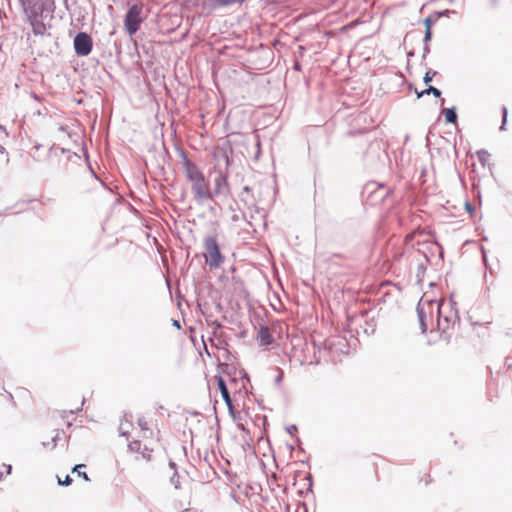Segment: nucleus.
I'll list each match as a JSON object with an SVG mask.
<instances>
[{
    "instance_id": "4468645a",
    "label": "nucleus",
    "mask_w": 512,
    "mask_h": 512,
    "mask_svg": "<svg viewBox=\"0 0 512 512\" xmlns=\"http://www.w3.org/2000/svg\"><path fill=\"white\" fill-rule=\"evenodd\" d=\"M250 193H251V188L249 186H244L242 189V193L240 195V199L248 207H256V200L253 196H249Z\"/></svg>"
},
{
    "instance_id": "9b49d317",
    "label": "nucleus",
    "mask_w": 512,
    "mask_h": 512,
    "mask_svg": "<svg viewBox=\"0 0 512 512\" xmlns=\"http://www.w3.org/2000/svg\"><path fill=\"white\" fill-rule=\"evenodd\" d=\"M217 385H218V389L220 390L222 399L228 406L229 410L232 411L233 410L232 399L230 397L229 390H228L227 385H226L224 379L222 378V376H218Z\"/></svg>"
},
{
    "instance_id": "3c124183",
    "label": "nucleus",
    "mask_w": 512,
    "mask_h": 512,
    "mask_svg": "<svg viewBox=\"0 0 512 512\" xmlns=\"http://www.w3.org/2000/svg\"><path fill=\"white\" fill-rule=\"evenodd\" d=\"M3 474L0 472V478H2Z\"/></svg>"
},
{
    "instance_id": "6ab92c4d",
    "label": "nucleus",
    "mask_w": 512,
    "mask_h": 512,
    "mask_svg": "<svg viewBox=\"0 0 512 512\" xmlns=\"http://www.w3.org/2000/svg\"><path fill=\"white\" fill-rule=\"evenodd\" d=\"M423 235V232L422 231H414V232H411L409 234H407L405 236V243L407 245H411L412 247L414 246V244L412 243V241L417 237V236H422Z\"/></svg>"
},
{
    "instance_id": "a19ab883",
    "label": "nucleus",
    "mask_w": 512,
    "mask_h": 512,
    "mask_svg": "<svg viewBox=\"0 0 512 512\" xmlns=\"http://www.w3.org/2000/svg\"><path fill=\"white\" fill-rule=\"evenodd\" d=\"M169 466H170V468H171L172 470H174V472L176 471V463H175V462L170 461V462H169Z\"/></svg>"
},
{
    "instance_id": "79ce46f5",
    "label": "nucleus",
    "mask_w": 512,
    "mask_h": 512,
    "mask_svg": "<svg viewBox=\"0 0 512 512\" xmlns=\"http://www.w3.org/2000/svg\"><path fill=\"white\" fill-rule=\"evenodd\" d=\"M239 219H240V217H239V215H237V214H234V215L231 217V220H232L233 222H237V221H239Z\"/></svg>"
},
{
    "instance_id": "6e6552de",
    "label": "nucleus",
    "mask_w": 512,
    "mask_h": 512,
    "mask_svg": "<svg viewBox=\"0 0 512 512\" xmlns=\"http://www.w3.org/2000/svg\"><path fill=\"white\" fill-rule=\"evenodd\" d=\"M181 156L183 158V168L186 174V177L189 182H191V185L195 182H199L202 180L205 176L203 172L199 169V167L190 161V159L187 157V155L181 151Z\"/></svg>"
},
{
    "instance_id": "5701e85b",
    "label": "nucleus",
    "mask_w": 512,
    "mask_h": 512,
    "mask_svg": "<svg viewBox=\"0 0 512 512\" xmlns=\"http://www.w3.org/2000/svg\"><path fill=\"white\" fill-rule=\"evenodd\" d=\"M507 118H508V110L505 106L502 107V123H501V126H500V130L501 131H504L505 130V125L507 123Z\"/></svg>"
},
{
    "instance_id": "49530a36",
    "label": "nucleus",
    "mask_w": 512,
    "mask_h": 512,
    "mask_svg": "<svg viewBox=\"0 0 512 512\" xmlns=\"http://www.w3.org/2000/svg\"><path fill=\"white\" fill-rule=\"evenodd\" d=\"M451 11L449 9H446L445 11L443 12H440L439 15H444V14H447V13H450Z\"/></svg>"
},
{
    "instance_id": "7ed1b4c3",
    "label": "nucleus",
    "mask_w": 512,
    "mask_h": 512,
    "mask_svg": "<svg viewBox=\"0 0 512 512\" xmlns=\"http://www.w3.org/2000/svg\"><path fill=\"white\" fill-rule=\"evenodd\" d=\"M142 5L134 4L132 5L124 19V27L129 35H134L140 28L142 18Z\"/></svg>"
},
{
    "instance_id": "4c0bfd02",
    "label": "nucleus",
    "mask_w": 512,
    "mask_h": 512,
    "mask_svg": "<svg viewBox=\"0 0 512 512\" xmlns=\"http://www.w3.org/2000/svg\"><path fill=\"white\" fill-rule=\"evenodd\" d=\"M423 256L425 258L426 263H431V258L427 252H423Z\"/></svg>"
},
{
    "instance_id": "2f4dec72",
    "label": "nucleus",
    "mask_w": 512,
    "mask_h": 512,
    "mask_svg": "<svg viewBox=\"0 0 512 512\" xmlns=\"http://www.w3.org/2000/svg\"><path fill=\"white\" fill-rule=\"evenodd\" d=\"M283 376H284V373L281 369H279V374L278 376L275 378V384H280V382L282 381L283 379Z\"/></svg>"
},
{
    "instance_id": "8fccbe9b",
    "label": "nucleus",
    "mask_w": 512,
    "mask_h": 512,
    "mask_svg": "<svg viewBox=\"0 0 512 512\" xmlns=\"http://www.w3.org/2000/svg\"><path fill=\"white\" fill-rule=\"evenodd\" d=\"M297 443H300V439L298 436H294Z\"/></svg>"
},
{
    "instance_id": "f03ea898",
    "label": "nucleus",
    "mask_w": 512,
    "mask_h": 512,
    "mask_svg": "<svg viewBox=\"0 0 512 512\" xmlns=\"http://www.w3.org/2000/svg\"><path fill=\"white\" fill-rule=\"evenodd\" d=\"M204 258L210 268H219L224 260L221 253L220 246L217 242L216 236H207L204 238Z\"/></svg>"
},
{
    "instance_id": "412c9836",
    "label": "nucleus",
    "mask_w": 512,
    "mask_h": 512,
    "mask_svg": "<svg viewBox=\"0 0 512 512\" xmlns=\"http://www.w3.org/2000/svg\"><path fill=\"white\" fill-rule=\"evenodd\" d=\"M128 448L131 452L140 453L142 449V443L139 440H134L128 444Z\"/></svg>"
},
{
    "instance_id": "c85d7f7f",
    "label": "nucleus",
    "mask_w": 512,
    "mask_h": 512,
    "mask_svg": "<svg viewBox=\"0 0 512 512\" xmlns=\"http://www.w3.org/2000/svg\"><path fill=\"white\" fill-rule=\"evenodd\" d=\"M429 53H430V46L428 43H424L422 60H425Z\"/></svg>"
},
{
    "instance_id": "f257e3e1",
    "label": "nucleus",
    "mask_w": 512,
    "mask_h": 512,
    "mask_svg": "<svg viewBox=\"0 0 512 512\" xmlns=\"http://www.w3.org/2000/svg\"><path fill=\"white\" fill-rule=\"evenodd\" d=\"M430 307L433 309V314H436V326L441 332V337L449 341L451 335L448 331L460 321L456 302L452 299L447 301L430 300Z\"/></svg>"
},
{
    "instance_id": "7c9ffc66",
    "label": "nucleus",
    "mask_w": 512,
    "mask_h": 512,
    "mask_svg": "<svg viewBox=\"0 0 512 512\" xmlns=\"http://www.w3.org/2000/svg\"><path fill=\"white\" fill-rule=\"evenodd\" d=\"M432 249H438L439 250V257L440 258L443 257V250H442V247L439 244H437V243L432 244L430 250H432Z\"/></svg>"
},
{
    "instance_id": "4be33fe9",
    "label": "nucleus",
    "mask_w": 512,
    "mask_h": 512,
    "mask_svg": "<svg viewBox=\"0 0 512 512\" xmlns=\"http://www.w3.org/2000/svg\"><path fill=\"white\" fill-rule=\"evenodd\" d=\"M437 74V71H427L423 77V82L428 85L432 80L433 78L436 76Z\"/></svg>"
},
{
    "instance_id": "0eeeda50",
    "label": "nucleus",
    "mask_w": 512,
    "mask_h": 512,
    "mask_svg": "<svg viewBox=\"0 0 512 512\" xmlns=\"http://www.w3.org/2000/svg\"><path fill=\"white\" fill-rule=\"evenodd\" d=\"M93 47L92 38L86 32H79L74 38V49L78 56H87Z\"/></svg>"
},
{
    "instance_id": "39448f33",
    "label": "nucleus",
    "mask_w": 512,
    "mask_h": 512,
    "mask_svg": "<svg viewBox=\"0 0 512 512\" xmlns=\"http://www.w3.org/2000/svg\"><path fill=\"white\" fill-rule=\"evenodd\" d=\"M191 190L194 195V199L197 204L201 205L206 200H211L213 198L212 190L210 189L209 184L205 181V177L199 182H195L191 185Z\"/></svg>"
},
{
    "instance_id": "ea45409f",
    "label": "nucleus",
    "mask_w": 512,
    "mask_h": 512,
    "mask_svg": "<svg viewBox=\"0 0 512 512\" xmlns=\"http://www.w3.org/2000/svg\"><path fill=\"white\" fill-rule=\"evenodd\" d=\"M294 69H295L296 71H300V70H301V65H300V63H299V62H295V63H294Z\"/></svg>"
},
{
    "instance_id": "9d476101",
    "label": "nucleus",
    "mask_w": 512,
    "mask_h": 512,
    "mask_svg": "<svg viewBox=\"0 0 512 512\" xmlns=\"http://www.w3.org/2000/svg\"><path fill=\"white\" fill-rule=\"evenodd\" d=\"M213 197L220 195H227L229 193V185L226 174L222 171L217 172L214 179V190L212 191Z\"/></svg>"
},
{
    "instance_id": "b1692460",
    "label": "nucleus",
    "mask_w": 512,
    "mask_h": 512,
    "mask_svg": "<svg viewBox=\"0 0 512 512\" xmlns=\"http://www.w3.org/2000/svg\"><path fill=\"white\" fill-rule=\"evenodd\" d=\"M170 483L175 487V489L180 488V482H179V475L177 471L173 473V475L170 478Z\"/></svg>"
},
{
    "instance_id": "a18cd8bd",
    "label": "nucleus",
    "mask_w": 512,
    "mask_h": 512,
    "mask_svg": "<svg viewBox=\"0 0 512 512\" xmlns=\"http://www.w3.org/2000/svg\"><path fill=\"white\" fill-rule=\"evenodd\" d=\"M173 326H176V327L180 328L179 321L178 320H174L173 321Z\"/></svg>"
},
{
    "instance_id": "c03bdc74",
    "label": "nucleus",
    "mask_w": 512,
    "mask_h": 512,
    "mask_svg": "<svg viewBox=\"0 0 512 512\" xmlns=\"http://www.w3.org/2000/svg\"><path fill=\"white\" fill-rule=\"evenodd\" d=\"M466 209L469 210V211H472L473 210V206L470 204V203H466Z\"/></svg>"
},
{
    "instance_id": "72a5a7b5",
    "label": "nucleus",
    "mask_w": 512,
    "mask_h": 512,
    "mask_svg": "<svg viewBox=\"0 0 512 512\" xmlns=\"http://www.w3.org/2000/svg\"><path fill=\"white\" fill-rule=\"evenodd\" d=\"M297 429L296 425H290L288 427H286V432L289 433L290 435L294 436L293 435V432Z\"/></svg>"
},
{
    "instance_id": "f3484780",
    "label": "nucleus",
    "mask_w": 512,
    "mask_h": 512,
    "mask_svg": "<svg viewBox=\"0 0 512 512\" xmlns=\"http://www.w3.org/2000/svg\"><path fill=\"white\" fill-rule=\"evenodd\" d=\"M445 116V121L450 124H455L457 122V113L455 107L446 108L443 111Z\"/></svg>"
},
{
    "instance_id": "ddd939ff",
    "label": "nucleus",
    "mask_w": 512,
    "mask_h": 512,
    "mask_svg": "<svg viewBox=\"0 0 512 512\" xmlns=\"http://www.w3.org/2000/svg\"><path fill=\"white\" fill-rule=\"evenodd\" d=\"M29 20H30V24L32 25L33 27V32L34 34L36 35H43L46 31V27H45V24H44V20L43 18H34V17H28Z\"/></svg>"
},
{
    "instance_id": "c9c22d12",
    "label": "nucleus",
    "mask_w": 512,
    "mask_h": 512,
    "mask_svg": "<svg viewBox=\"0 0 512 512\" xmlns=\"http://www.w3.org/2000/svg\"><path fill=\"white\" fill-rule=\"evenodd\" d=\"M119 431L121 436L128 438L129 432L123 429V425L120 426Z\"/></svg>"
},
{
    "instance_id": "bb28decb",
    "label": "nucleus",
    "mask_w": 512,
    "mask_h": 512,
    "mask_svg": "<svg viewBox=\"0 0 512 512\" xmlns=\"http://www.w3.org/2000/svg\"><path fill=\"white\" fill-rule=\"evenodd\" d=\"M72 478L69 476V475H66L65 479L62 481L59 477H58V484L59 485H63V486H69L71 483H72Z\"/></svg>"
},
{
    "instance_id": "09e8293b",
    "label": "nucleus",
    "mask_w": 512,
    "mask_h": 512,
    "mask_svg": "<svg viewBox=\"0 0 512 512\" xmlns=\"http://www.w3.org/2000/svg\"><path fill=\"white\" fill-rule=\"evenodd\" d=\"M4 152H5V148L2 145H0V153L3 154Z\"/></svg>"
},
{
    "instance_id": "1a4fd4ad",
    "label": "nucleus",
    "mask_w": 512,
    "mask_h": 512,
    "mask_svg": "<svg viewBox=\"0 0 512 512\" xmlns=\"http://www.w3.org/2000/svg\"><path fill=\"white\" fill-rule=\"evenodd\" d=\"M245 0H201V9L204 13L210 14L218 9L239 5Z\"/></svg>"
},
{
    "instance_id": "2eb2a0df",
    "label": "nucleus",
    "mask_w": 512,
    "mask_h": 512,
    "mask_svg": "<svg viewBox=\"0 0 512 512\" xmlns=\"http://www.w3.org/2000/svg\"><path fill=\"white\" fill-rule=\"evenodd\" d=\"M54 435L52 436L50 441L42 442V445L45 447L51 446L52 449H54L57 446V443L59 440L62 439V437H65L64 430L56 429L53 431Z\"/></svg>"
},
{
    "instance_id": "e433bc0d",
    "label": "nucleus",
    "mask_w": 512,
    "mask_h": 512,
    "mask_svg": "<svg viewBox=\"0 0 512 512\" xmlns=\"http://www.w3.org/2000/svg\"><path fill=\"white\" fill-rule=\"evenodd\" d=\"M4 467L6 468V474L10 475L12 472V466L10 464H4Z\"/></svg>"
},
{
    "instance_id": "a211bd4d",
    "label": "nucleus",
    "mask_w": 512,
    "mask_h": 512,
    "mask_svg": "<svg viewBox=\"0 0 512 512\" xmlns=\"http://www.w3.org/2000/svg\"><path fill=\"white\" fill-rule=\"evenodd\" d=\"M477 156L479 162L484 166L488 159L490 158V153L487 150L481 149L477 151Z\"/></svg>"
},
{
    "instance_id": "20e7f679",
    "label": "nucleus",
    "mask_w": 512,
    "mask_h": 512,
    "mask_svg": "<svg viewBox=\"0 0 512 512\" xmlns=\"http://www.w3.org/2000/svg\"><path fill=\"white\" fill-rule=\"evenodd\" d=\"M55 11L54 0H40L27 11L28 17L52 19Z\"/></svg>"
},
{
    "instance_id": "423d86ee",
    "label": "nucleus",
    "mask_w": 512,
    "mask_h": 512,
    "mask_svg": "<svg viewBox=\"0 0 512 512\" xmlns=\"http://www.w3.org/2000/svg\"><path fill=\"white\" fill-rule=\"evenodd\" d=\"M416 310L421 332L425 334L428 329L429 321H432L433 318V309L430 307V300L420 301Z\"/></svg>"
},
{
    "instance_id": "393cba45",
    "label": "nucleus",
    "mask_w": 512,
    "mask_h": 512,
    "mask_svg": "<svg viewBox=\"0 0 512 512\" xmlns=\"http://www.w3.org/2000/svg\"><path fill=\"white\" fill-rule=\"evenodd\" d=\"M142 457L146 460H151V453H152V450L148 449V447L144 446L141 451H140Z\"/></svg>"
},
{
    "instance_id": "a878e982",
    "label": "nucleus",
    "mask_w": 512,
    "mask_h": 512,
    "mask_svg": "<svg viewBox=\"0 0 512 512\" xmlns=\"http://www.w3.org/2000/svg\"><path fill=\"white\" fill-rule=\"evenodd\" d=\"M137 423H138L139 427L141 428V430H143V431L149 430L148 423L144 417H139L137 419Z\"/></svg>"
},
{
    "instance_id": "dca6fc26",
    "label": "nucleus",
    "mask_w": 512,
    "mask_h": 512,
    "mask_svg": "<svg viewBox=\"0 0 512 512\" xmlns=\"http://www.w3.org/2000/svg\"><path fill=\"white\" fill-rule=\"evenodd\" d=\"M415 93L417 95V98H422L423 96L430 94H433L436 98H440L442 94L438 88L431 85H429L426 89L422 91L415 90Z\"/></svg>"
},
{
    "instance_id": "473e14b6",
    "label": "nucleus",
    "mask_w": 512,
    "mask_h": 512,
    "mask_svg": "<svg viewBox=\"0 0 512 512\" xmlns=\"http://www.w3.org/2000/svg\"><path fill=\"white\" fill-rule=\"evenodd\" d=\"M424 25L426 26V29L429 27L431 29V26L433 25V20L430 17H427L424 20Z\"/></svg>"
},
{
    "instance_id": "f8f14e48",
    "label": "nucleus",
    "mask_w": 512,
    "mask_h": 512,
    "mask_svg": "<svg viewBox=\"0 0 512 512\" xmlns=\"http://www.w3.org/2000/svg\"><path fill=\"white\" fill-rule=\"evenodd\" d=\"M258 338L262 346H269L274 341V338L267 326L260 327L258 332Z\"/></svg>"
},
{
    "instance_id": "f704fd0d",
    "label": "nucleus",
    "mask_w": 512,
    "mask_h": 512,
    "mask_svg": "<svg viewBox=\"0 0 512 512\" xmlns=\"http://www.w3.org/2000/svg\"><path fill=\"white\" fill-rule=\"evenodd\" d=\"M305 480H307V481H308V490H309V491H312V486H313L312 476L309 474V475L305 478Z\"/></svg>"
},
{
    "instance_id": "aec40b11",
    "label": "nucleus",
    "mask_w": 512,
    "mask_h": 512,
    "mask_svg": "<svg viewBox=\"0 0 512 512\" xmlns=\"http://www.w3.org/2000/svg\"><path fill=\"white\" fill-rule=\"evenodd\" d=\"M85 467L84 464H77L73 467L72 471L77 472L78 476L82 477L85 481H90V478L86 472H81L79 469Z\"/></svg>"
},
{
    "instance_id": "de8ad7c7",
    "label": "nucleus",
    "mask_w": 512,
    "mask_h": 512,
    "mask_svg": "<svg viewBox=\"0 0 512 512\" xmlns=\"http://www.w3.org/2000/svg\"><path fill=\"white\" fill-rule=\"evenodd\" d=\"M407 56H408V57H413V56H414V51H413V50L409 51V52L407 53Z\"/></svg>"
},
{
    "instance_id": "58836bf2",
    "label": "nucleus",
    "mask_w": 512,
    "mask_h": 512,
    "mask_svg": "<svg viewBox=\"0 0 512 512\" xmlns=\"http://www.w3.org/2000/svg\"><path fill=\"white\" fill-rule=\"evenodd\" d=\"M212 325L215 327V328H220L222 325L219 321L215 320L212 322Z\"/></svg>"
},
{
    "instance_id": "37998d69",
    "label": "nucleus",
    "mask_w": 512,
    "mask_h": 512,
    "mask_svg": "<svg viewBox=\"0 0 512 512\" xmlns=\"http://www.w3.org/2000/svg\"><path fill=\"white\" fill-rule=\"evenodd\" d=\"M481 251H482L483 260H484V262H486V250L484 249V247H482Z\"/></svg>"
},
{
    "instance_id": "cd10ccee",
    "label": "nucleus",
    "mask_w": 512,
    "mask_h": 512,
    "mask_svg": "<svg viewBox=\"0 0 512 512\" xmlns=\"http://www.w3.org/2000/svg\"><path fill=\"white\" fill-rule=\"evenodd\" d=\"M432 38V31L431 29H429V27L426 29L425 31V35H424V43H429V41L431 40Z\"/></svg>"
},
{
    "instance_id": "c756f323",
    "label": "nucleus",
    "mask_w": 512,
    "mask_h": 512,
    "mask_svg": "<svg viewBox=\"0 0 512 512\" xmlns=\"http://www.w3.org/2000/svg\"><path fill=\"white\" fill-rule=\"evenodd\" d=\"M426 270V266L424 263H420L418 265V269H417V276L420 277L421 274H423Z\"/></svg>"
}]
</instances>
